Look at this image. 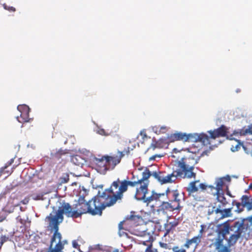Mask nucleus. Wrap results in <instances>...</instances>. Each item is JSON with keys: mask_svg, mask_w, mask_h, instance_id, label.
<instances>
[{"mask_svg": "<svg viewBox=\"0 0 252 252\" xmlns=\"http://www.w3.org/2000/svg\"><path fill=\"white\" fill-rule=\"evenodd\" d=\"M243 148L245 151V152L247 153V154H249V151L247 149V148L244 145H243Z\"/></svg>", "mask_w": 252, "mask_h": 252, "instance_id": "48", "label": "nucleus"}, {"mask_svg": "<svg viewBox=\"0 0 252 252\" xmlns=\"http://www.w3.org/2000/svg\"><path fill=\"white\" fill-rule=\"evenodd\" d=\"M231 226H230L228 221H226L218 226L217 231L219 235H221L223 238H225V236L229 233V230H231Z\"/></svg>", "mask_w": 252, "mask_h": 252, "instance_id": "20", "label": "nucleus"}, {"mask_svg": "<svg viewBox=\"0 0 252 252\" xmlns=\"http://www.w3.org/2000/svg\"><path fill=\"white\" fill-rule=\"evenodd\" d=\"M36 199H40V196H37V197H36Z\"/></svg>", "mask_w": 252, "mask_h": 252, "instance_id": "56", "label": "nucleus"}, {"mask_svg": "<svg viewBox=\"0 0 252 252\" xmlns=\"http://www.w3.org/2000/svg\"><path fill=\"white\" fill-rule=\"evenodd\" d=\"M133 223L127 216L123 221L120 222L119 229L120 230H126L130 232L136 226Z\"/></svg>", "mask_w": 252, "mask_h": 252, "instance_id": "18", "label": "nucleus"}, {"mask_svg": "<svg viewBox=\"0 0 252 252\" xmlns=\"http://www.w3.org/2000/svg\"><path fill=\"white\" fill-rule=\"evenodd\" d=\"M151 176H153V173H151L148 168H146L144 171L142 172V177L141 179H138L140 183H148L149 184L148 180Z\"/></svg>", "mask_w": 252, "mask_h": 252, "instance_id": "24", "label": "nucleus"}, {"mask_svg": "<svg viewBox=\"0 0 252 252\" xmlns=\"http://www.w3.org/2000/svg\"><path fill=\"white\" fill-rule=\"evenodd\" d=\"M225 181H227L228 182H230V177L229 176H227L226 177L219 178L216 180V187H214L212 186H210L209 187L211 188V190H215V192L214 193H220L223 192L222 188L224 185V182Z\"/></svg>", "mask_w": 252, "mask_h": 252, "instance_id": "17", "label": "nucleus"}, {"mask_svg": "<svg viewBox=\"0 0 252 252\" xmlns=\"http://www.w3.org/2000/svg\"><path fill=\"white\" fill-rule=\"evenodd\" d=\"M199 181H194L189 184L188 187L187 188V191L188 192L189 195H191L194 192L198 191V188L196 186V184Z\"/></svg>", "mask_w": 252, "mask_h": 252, "instance_id": "26", "label": "nucleus"}, {"mask_svg": "<svg viewBox=\"0 0 252 252\" xmlns=\"http://www.w3.org/2000/svg\"><path fill=\"white\" fill-rule=\"evenodd\" d=\"M226 194L229 195L230 197H233V196L231 195V194L230 193V191L229 190H227V192H226Z\"/></svg>", "mask_w": 252, "mask_h": 252, "instance_id": "50", "label": "nucleus"}, {"mask_svg": "<svg viewBox=\"0 0 252 252\" xmlns=\"http://www.w3.org/2000/svg\"><path fill=\"white\" fill-rule=\"evenodd\" d=\"M148 231V229H145L144 226H139V225H138L132 229L130 232L134 235L141 237L144 235L145 233H147Z\"/></svg>", "mask_w": 252, "mask_h": 252, "instance_id": "23", "label": "nucleus"}, {"mask_svg": "<svg viewBox=\"0 0 252 252\" xmlns=\"http://www.w3.org/2000/svg\"><path fill=\"white\" fill-rule=\"evenodd\" d=\"M240 133L242 135H245L247 134L252 135V126H248V127L246 126L243 127L240 130Z\"/></svg>", "mask_w": 252, "mask_h": 252, "instance_id": "31", "label": "nucleus"}, {"mask_svg": "<svg viewBox=\"0 0 252 252\" xmlns=\"http://www.w3.org/2000/svg\"><path fill=\"white\" fill-rule=\"evenodd\" d=\"M72 162L75 165L80 166L83 164V158L79 156H74L71 158Z\"/></svg>", "mask_w": 252, "mask_h": 252, "instance_id": "32", "label": "nucleus"}, {"mask_svg": "<svg viewBox=\"0 0 252 252\" xmlns=\"http://www.w3.org/2000/svg\"><path fill=\"white\" fill-rule=\"evenodd\" d=\"M231 246H229V245L228 244V246H224L223 248L218 251V252H231V250L229 248V247Z\"/></svg>", "mask_w": 252, "mask_h": 252, "instance_id": "41", "label": "nucleus"}, {"mask_svg": "<svg viewBox=\"0 0 252 252\" xmlns=\"http://www.w3.org/2000/svg\"><path fill=\"white\" fill-rule=\"evenodd\" d=\"M124 152L118 151L117 155L103 156L101 159H99L98 163H99L101 164L105 161V163L103 165L104 170H108L107 166L113 169L117 164L120 163L122 158L125 156Z\"/></svg>", "mask_w": 252, "mask_h": 252, "instance_id": "7", "label": "nucleus"}, {"mask_svg": "<svg viewBox=\"0 0 252 252\" xmlns=\"http://www.w3.org/2000/svg\"><path fill=\"white\" fill-rule=\"evenodd\" d=\"M169 128L166 126H155L153 127V129L155 132L157 134H164L165 133Z\"/></svg>", "mask_w": 252, "mask_h": 252, "instance_id": "29", "label": "nucleus"}, {"mask_svg": "<svg viewBox=\"0 0 252 252\" xmlns=\"http://www.w3.org/2000/svg\"><path fill=\"white\" fill-rule=\"evenodd\" d=\"M228 128L224 125H221L220 127L215 129L213 130H209L208 133L210 134V136L208 135V146L210 147L214 146L212 144V141L215 140L217 138L224 137L227 136L228 133Z\"/></svg>", "mask_w": 252, "mask_h": 252, "instance_id": "9", "label": "nucleus"}, {"mask_svg": "<svg viewBox=\"0 0 252 252\" xmlns=\"http://www.w3.org/2000/svg\"><path fill=\"white\" fill-rule=\"evenodd\" d=\"M126 191L125 181L117 178L114 181L109 188L105 189L100 195L105 202L107 207L115 204L118 200H121L124 193Z\"/></svg>", "mask_w": 252, "mask_h": 252, "instance_id": "2", "label": "nucleus"}, {"mask_svg": "<svg viewBox=\"0 0 252 252\" xmlns=\"http://www.w3.org/2000/svg\"><path fill=\"white\" fill-rule=\"evenodd\" d=\"M128 216L136 226L139 225V223L142 221V217L139 215H136L134 212H131L130 215Z\"/></svg>", "mask_w": 252, "mask_h": 252, "instance_id": "27", "label": "nucleus"}, {"mask_svg": "<svg viewBox=\"0 0 252 252\" xmlns=\"http://www.w3.org/2000/svg\"><path fill=\"white\" fill-rule=\"evenodd\" d=\"M2 5L4 9L9 11V12H14L16 11V9L14 7L9 6L6 3H3Z\"/></svg>", "mask_w": 252, "mask_h": 252, "instance_id": "40", "label": "nucleus"}, {"mask_svg": "<svg viewBox=\"0 0 252 252\" xmlns=\"http://www.w3.org/2000/svg\"><path fill=\"white\" fill-rule=\"evenodd\" d=\"M64 183H67L69 181V176H68V175H67L66 176V178H64Z\"/></svg>", "mask_w": 252, "mask_h": 252, "instance_id": "49", "label": "nucleus"}, {"mask_svg": "<svg viewBox=\"0 0 252 252\" xmlns=\"http://www.w3.org/2000/svg\"><path fill=\"white\" fill-rule=\"evenodd\" d=\"M159 220L158 219L157 220H152L153 222H155L156 223H158L159 222Z\"/></svg>", "mask_w": 252, "mask_h": 252, "instance_id": "53", "label": "nucleus"}, {"mask_svg": "<svg viewBox=\"0 0 252 252\" xmlns=\"http://www.w3.org/2000/svg\"><path fill=\"white\" fill-rule=\"evenodd\" d=\"M232 209V208H227V209H224V208H221L220 209L216 210L209 209L208 211V214L209 215H210L214 213H216V214H220V219H223L225 218L231 217V216L232 215V214H231Z\"/></svg>", "mask_w": 252, "mask_h": 252, "instance_id": "19", "label": "nucleus"}, {"mask_svg": "<svg viewBox=\"0 0 252 252\" xmlns=\"http://www.w3.org/2000/svg\"><path fill=\"white\" fill-rule=\"evenodd\" d=\"M73 208L71 206L66 202H63L60 207H59L57 211L53 212L55 215L52 213L46 217V219L49 221V225L52 227L55 232L53 235V240L56 236H58L59 238L61 237V234L58 232L59 225L61 223L63 220V215L64 214L67 217H71L73 218H76V215L77 212L75 210H72Z\"/></svg>", "mask_w": 252, "mask_h": 252, "instance_id": "3", "label": "nucleus"}, {"mask_svg": "<svg viewBox=\"0 0 252 252\" xmlns=\"http://www.w3.org/2000/svg\"><path fill=\"white\" fill-rule=\"evenodd\" d=\"M30 200L29 197H25L23 200L21 201V203L24 205L27 204Z\"/></svg>", "mask_w": 252, "mask_h": 252, "instance_id": "45", "label": "nucleus"}, {"mask_svg": "<svg viewBox=\"0 0 252 252\" xmlns=\"http://www.w3.org/2000/svg\"><path fill=\"white\" fill-rule=\"evenodd\" d=\"M199 187L200 189H201L202 190H205L207 189V186L206 185H205L203 183H201L199 186Z\"/></svg>", "mask_w": 252, "mask_h": 252, "instance_id": "46", "label": "nucleus"}, {"mask_svg": "<svg viewBox=\"0 0 252 252\" xmlns=\"http://www.w3.org/2000/svg\"><path fill=\"white\" fill-rule=\"evenodd\" d=\"M224 239V238H223V237L221 239L219 238L217 241L216 242L215 244L216 249L218 250V251L219 250H221L223 248V247H224L223 246V240Z\"/></svg>", "mask_w": 252, "mask_h": 252, "instance_id": "35", "label": "nucleus"}, {"mask_svg": "<svg viewBox=\"0 0 252 252\" xmlns=\"http://www.w3.org/2000/svg\"><path fill=\"white\" fill-rule=\"evenodd\" d=\"M241 199L243 207H247L248 209V207L251 204L249 197L246 195H244L241 197Z\"/></svg>", "mask_w": 252, "mask_h": 252, "instance_id": "30", "label": "nucleus"}, {"mask_svg": "<svg viewBox=\"0 0 252 252\" xmlns=\"http://www.w3.org/2000/svg\"><path fill=\"white\" fill-rule=\"evenodd\" d=\"M208 135L205 133H189L187 134L186 141L189 142H200L203 145L208 146Z\"/></svg>", "mask_w": 252, "mask_h": 252, "instance_id": "11", "label": "nucleus"}, {"mask_svg": "<svg viewBox=\"0 0 252 252\" xmlns=\"http://www.w3.org/2000/svg\"><path fill=\"white\" fill-rule=\"evenodd\" d=\"M165 196L164 193H157L153 191L152 194L150 196L147 197L143 202L146 203L147 206L150 207L151 211L154 212L156 208H159L162 201L161 198Z\"/></svg>", "mask_w": 252, "mask_h": 252, "instance_id": "8", "label": "nucleus"}, {"mask_svg": "<svg viewBox=\"0 0 252 252\" xmlns=\"http://www.w3.org/2000/svg\"><path fill=\"white\" fill-rule=\"evenodd\" d=\"M97 133L101 135L105 136H107L110 135V134L108 132L106 131L105 129L103 128H98Z\"/></svg>", "mask_w": 252, "mask_h": 252, "instance_id": "39", "label": "nucleus"}, {"mask_svg": "<svg viewBox=\"0 0 252 252\" xmlns=\"http://www.w3.org/2000/svg\"><path fill=\"white\" fill-rule=\"evenodd\" d=\"M84 193H86V190H85V191H84Z\"/></svg>", "mask_w": 252, "mask_h": 252, "instance_id": "59", "label": "nucleus"}, {"mask_svg": "<svg viewBox=\"0 0 252 252\" xmlns=\"http://www.w3.org/2000/svg\"><path fill=\"white\" fill-rule=\"evenodd\" d=\"M154 233V230H151V231H148L147 233H145L144 235L141 237H142V240H139V243L142 244L145 246L152 244L154 240L153 236Z\"/></svg>", "mask_w": 252, "mask_h": 252, "instance_id": "22", "label": "nucleus"}, {"mask_svg": "<svg viewBox=\"0 0 252 252\" xmlns=\"http://www.w3.org/2000/svg\"><path fill=\"white\" fill-rule=\"evenodd\" d=\"M217 195L215 201L214 203V206L211 210H219L224 208L228 204L226 198L224 197V193H214Z\"/></svg>", "mask_w": 252, "mask_h": 252, "instance_id": "15", "label": "nucleus"}, {"mask_svg": "<svg viewBox=\"0 0 252 252\" xmlns=\"http://www.w3.org/2000/svg\"><path fill=\"white\" fill-rule=\"evenodd\" d=\"M248 230H252V215L243 219L241 222H235L231 226V231L234 233L228 240L229 246L234 245L243 233L245 234Z\"/></svg>", "mask_w": 252, "mask_h": 252, "instance_id": "4", "label": "nucleus"}, {"mask_svg": "<svg viewBox=\"0 0 252 252\" xmlns=\"http://www.w3.org/2000/svg\"><path fill=\"white\" fill-rule=\"evenodd\" d=\"M107 207L104 200L100 195V191L98 192L96 196H94L91 200L86 202L85 195H80L78 203L76 204L74 208L77 212L76 218L80 217L83 214L89 213L92 215H96L101 216L102 210Z\"/></svg>", "mask_w": 252, "mask_h": 252, "instance_id": "1", "label": "nucleus"}, {"mask_svg": "<svg viewBox=\"0 0 252 252\" xmlns=\"http://www.w3.org/2000/svg\"><path fill=\"white\" fill-rule=\"evenodd\" d=\"M201 229L199 230V233L196 237H198V238L201 240V238L203 237V233L204 232L205 228H206V225L204 224H202L200 226Z\"/></svg>", "mask_w": 252, "mask_h": 252, "instance_id": "38", "label": "nucleus"}, {"mask_svg": "<svg viewBox=\"0 0 252 252\" xmlns=\"http://www.w3.org/2000/svg\"><path fill=\"white\" fill-rule=\"evenodd\" d=\"M179 172L180 171L178 168L171 174H167L165 172L154 171L153 172V176L161 184L171 183L174 182L177 177L183 178V175H178Z\"/></svg>", "mask_w": 252, "mask_h": 252, "instance_id": "6", "label": "nucleus"}, {"mask_svg": "<svg viewBox=\"0 0 252 252\" xmlns=\"http://www.w3.org/2000/svg\"><path fill=\"white\" fill-rule=\"evenodd\" d=\"M14 158H11L9 161L7 162L5 165L1 168L0 170V176L4 173V170L6 168H7L8 166H10L14 162Z\"/></svg>", "mask_w": 252, "mask_h": 252, "instance_id": "34", "label": "nucleus"}, {"mask_svg": "<svg viewBox=\"0 0 252 252\" xmlns=\"http://www.w3.org/2000/svg\"><path fill=\"white\" fill-rule=\"evenodd\" d=\"M73 246L74 248H76V244H75V243H73Z\"/></svg>", "mask_w": 252, "mask_h": 252, "instance_id": "58", "label": "nucleus"}, {"mask_svg": "<svg viewBox=\"0 0 252 252\" xmlns=\"http://www.w3.org/2000/svg\"><path fill=\"white\" fill-rule=\"evenodd\" d=\"M200 242L201 240L198 238V237L194 236L190 239H188L184 246L186 249H189L190 246L194 244H195V247H197Z\"/></svg>", "mask_w": 252, "mask_h": 252, "instance_id": "25", "label": "nucleus"}, {"mask_svg": "<svg viewBox=\"0 0 252 252\" xmlns=\"http://www.w3.org/2000/svg\"><path fill=\"white\" fill-rule=\"evenodd\" d=\"M124 181H125V184L126 185V191L128 189V186H130V187H134L135 186L137 187V186H138V184L140 183L139 180H137V181H130L128 180L125 179Z\"/></svg>", "mask_w": 252, "mask_h": 252, "instance_id": "33", "label": "nucleus"}, {"mask_svg": "<svg viewBox=\"0 0 252 252\" xmlns=\"http://www.w3.org/2000/svg\"><path fill=\"white\" fill-rule=\"evenodd\" d=\"M238 148H240V146L239 145H237L236 146V150H238Z\"/></svg>", "mask_w": 252, "mask_h": 252, "instance_id": "54", "label": "nucleus"}, {"mask_svg": "<svg viewBox=\"0 0 252 252\" xmlns=\"http://www.w3.org/2000/svg\"><path fill=\"white\" fill-rule=\"evenodd\" d=\"M233 205H235L237 208V211L238 213H240L244 210L245 207H243L242 203L236 202L235 200L232 202Z\"/></svg>", "mask_w": 252, "mask_h": 252, "instance_id": "36", "label": "nucleus"}, {"mask_svg": "<svg viewBox=\"0 0 252 252\" xmlns=\"http://www.w3.org/2000/svg\"><path fill=\"white\" fill-rule=\"evenodd\" d=\"M9 239V238L5 235L2 236L0 238V244L1 245H2L4 243L7 241Z\"/></svg>", "mask_w": 252, "mask_h": 252, "instance_id": "42", "label": "nucleus"}, {"mask_svg": "<svg viewBox=\"0 0 252 252\" xmlns=\"http://www.w3.org/2000/svg\"><path fill=\"white\" fill-rule=\"evenodd\" d=\"M146 246H147V247L145 250V252H153V251L152 250V243L148 244Z\"/></svg>", "mask_w": 252, "mask_h": 252, "instance_id": "44", "label": "nucleus"}, {"mask_svg": "<svg viewBox=\"0 0 252 252\" xmlns=\"http://www.w3.org/2000/svg\"><path fill=\"white\" fill-rule=\"evenodd\" d=\"M175 210H180L178 208V205L173 203L170 200L168 202L162 201L159 206V208L157 210V212L159 213L162 212L163 214H166L168 212H173Z\"/></svg>", "mask_w": 252, "mask_h": 252, "instance_id": "13", "label": "nucleus"}, {"mask_svg": "<svg viewBox=\"0 0 252 252\" xmlns=\"http://www.w3.org/2000/svg\"><path fill=\"white\" fill-rule=\"evenodd\" d=\"M252 209V203H251V205L248 207V210H250Z\"/></svg>", "mask_w": 252, "mask_h": 252, "instance_id": "51", "label": "nucleus"}, {"mask_svg": "<svg viewBox=\"0 0 252 252\" xmlns=\"http://www.w3.org/2000/svg\"><path fill=\"white\" fill-rule=\"evenodd\" d=\"M197 163L195 158L192 157L183 158L177 162L179 175H183V178H195L196 173L193 172L194 165Z\"/></svg>", "mask_w": 252, "mask_h": 252, "instance_id": "5", "label": "nucleus"}, {"mask_svg": "<svg viewBox=\"0 0 252 252\" xmlns=\"http://www.w3.org/2000/svg\"><path fill=\"white\" fill-rule=\"evenodd\" d=\"M159 245L160 247L164 249L171 250L172 249L169 243H166L163 242H159Z\"/></svg>", "mask_w": 252, "mask_h": 252, "instance_id": "37", "label": "nucleus"}, {"mask_svg": "<svg viewBox=\"0 0 252 252\" xmlns=\"http://www.w3.org/2000/svg\"><path fill=\"white\" fill-rule=\"evenodd\" d=\"M162 156L159 155H155L150 158V160H155L157 157L161 158Z\"/></svg>", "mask_w": 252, "mask_h": 252, "instance_id": "47", "label": "nucleus"}, {"mask_svg": "<svg viewBox=\"0 0 252 252\" xmlns=\"http://www.w3.org/2000/svg\"><path fill=\"white\" fill-rule=\"evenodd\" d=\"M184 192H179L177 189H174L172 190H167V194L165 196L168 195L171 197V199L170 200L173 203L176 204V206L178 205V208L181 209L182 207L180 206V203L182 200H184Z\"/></svg>", "mask_w": 252, "mask_h": 252, "instance_id": "12", "label": "nucleus"}, {"mask_svg": "<svg viewBox=\"0 0 252 252\" xmlns=\"http://www.w3.org/2000/svg\"><path fill=\"white\" fill-rule=\"evenodd\" d=\"M126 154H128L129 153V150H128L126 152Z\"/></svg>", "mask_w": 252, "mask_h": 252, "instance_id": "57", "label": "nucleus"}, {"mask_svg": "<svg viewBox=\"0 0 252 252\" xmlns=\"http://www.w3.org/2000/svg\"><path fill=\"white\" fill-rule=\"evenodd\" d=\"M167 142L165 139H160L159 140L156 141L155 143H152L151 147L153 149L156 148H162L165 146L167 144Z\"/></svg>", "mask_w": 252, "mask_h": 252, "instance_id": "28", "label": "nucleus"}, {"mask_svg": "<svg viewBox=\"0 0 252 252\" xmlns=\"http://www.w3.org/2000/svg\"><path fill=\"white\" fill-rule=\"evenodd\" d=\"M140 135L142 137L143 140L148 138V136L146 134V132L145 130H143L140 131Z\"/></svg>", "mask_w": 252, "mask_h": 252, "instance_id": "43", "label": "nucleus"}, {"mask_svg": "<svg viewBox=\"0 0 252 252\" xmlns=\"http://www.w3.org/2000/svg\"><path fill=\"white\" fill-rule=\"evenodd\" d=\"M148 183H139L136 187L135 197L137 200H144L146 198V194L148 193Z\"/></svg>", "mask_w": 252, "mask_h": 252, "instance_id": "14", "label": "nucleus"}, {"mask_svg": "<svg viewBox=\"0 0 252 252\" xmlns=\"http://www.w3.org/2000/svg\"><path fill=\"white\" fill-rule=\"evenodd\" d=\"M249 187L252 190V183L250 184Z\"/></svg>", "mask_w": 252, "mask_h": 252, "instance_id": "55", "label": "nucleus"}, {"mask_svg": "<svg viewBox=\"0 0 252 252\" xmlns=\"http://www.w3.org/2000/svg\"><path fill=\"white\" fill-rule=\"evenodd\" d=\"M187 134L181 132H175L168 136V142H173L175 141H186Z\"/></svg>", "mask_w": 252, "mask_h": 252, "instance_id": "21", "label": "nucleus"}, {"mask_svg": "<svg viewBox=\"0 0 252 252\" xmlns=\"http://www.w3.org/2000/svg\"><path fill=\"white\" fill-rule=\"evenodd\" d=\"M62 236L60 238H59L58 236H56L53 240L52 236L48 250L46 252H63V250L64 249V245L67 244V241H62Z\"/></svg>", "mask_w": 252, "mask_h": 252, "instance_id": "10", "label": "nucleus"}, {"mask_svg": "<svg viewBox=\"0 0 252 252\" xmlns=\"http://www.w3.org/2000/svg\"><path fill=\"white\" fill-rule=\"evenodd\" d=\"M18 110L21 112L20 116L17 117V120L20 123L28 122L29 121L30 108L26 105H20L17 107Z\"/></svg>", "mask_w": 252, "mask_h": 252, "instance_id": "16", "label": "nucleus"}, {"mask_svg": "<svg viewBox=\"0 0 252 252\" xmlns=\"http://www.w3.org/2000/svg\"><path fill=\"white\" fill-rule=\"evenodd\" d=\"M169 231H170V230H169V229L167 230L166 233L164 234V236H166L167 234H168Z\"/></svg>", "mask_w": 252, "mask_h": 252, "instance_id": "52", "label": "nucleus"}]
</instances>
